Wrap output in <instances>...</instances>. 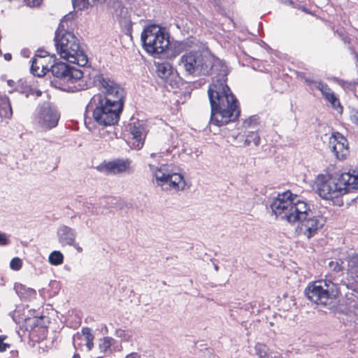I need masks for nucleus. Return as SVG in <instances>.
<instances>
[{"instance_id": "1", "label": "nucleus", "mask_w": 358, "mask_h": 358, "mask_svg": "<svg viewBox=\"0 0 358 358\" xmlns=\"http://www.w3.org/2000/svg\"><path fill=\"white\" fill-rule=\"evenodd\" d=\"M196 41V38L190 36L176 42V48L179 52L185 51L180 57L178 65L187 76L214 75L208 90L211 109L209 125L222 127L235 122L241 110L238 99L227 84V66L208 49L189 50L194 47Z\"/></svg>"}, {"instance_id": "2", "label": "nucleus", "mask_w": 358, "mask_h": 358, "mask_svg": "<svg viewBox=\"0 0 358 358\" xmlns=\"http://www.w3.org/2000/svg\"><path fill=\"white\" fill-rule=\"evenodd\" d=\"M311 206H313L290 190L278 193L269 203V208L276 217L291 224L300 222L301 230L308 239L313 237L326 222L322 215L312 210Z\"/></svg>"}, {"instance_id": "3", "label": "nucleus", "mask_w": 358, "mask_h": 358, "mask_svg": "<svg viewBox=\"0 0 358 358\" xmlns=\"http://www.w3.org/2000/svg\"><path fill=\"white\" fill-rule=\"evenodd\" d=\"M319 196L327 200L338 198L355 189H358V171L352 170L339 175H322L316 182Z\"/></svg>"}, {"instance_id": "4", "label": "nucleus", "mask_w": 358, "mask_h": 358, "mask_svg": "<svg viewBox=\"0 0 358 358\" xmlns=\"http://www.w3.org/2000/svg\"><path fill=\"white\" fill-rule=\"evenodd\" d=\"M124 106L105 97H92L85 107V115L92 114L94 120L100 126H113L118 123Z\"/></svg>"}, {"instance_id": "5", "label": "nucleus", "mask_w": 358, "mask_h": 358, "mask_svg": "<svg viewBox=\"0 0 358 358\" xmlns=\"http://www.w3.org/2000/svg\"><path fill=\"white\" fill-rule=\"evenodd\" d=\"M54 41L56 50L62 58L80 66L88 63V57L80 41L73 32L55 31Z\"/></svg>"}, {"instance_id": "6", "label": "nucleus", "mask_w": 358, "mask_h": 358, "mask_svg": "<svg viewBox=\"0 0 358 358\" xmlns=\"http://www.w3.org/2000/svg\"><path fill=\"white\" fill-rule=\"evenodd\" d=\"M304 292L310 301L331 310L337 304L339 289L336 284L324 280L309 284Z\"/></svg>"}, {"instance_id": "7", "label": "nucleus", "mask_w": 358, "mask_h": 358, "mask_svg": "<svg viewBox=\"0 0 358 358\" xmlns=\"http://www.w3.org/2000/svg\"><path fill=\"white\" fill-rule=\"evenodd\" d=\"M169 38V34L165 28L155 24L145 26L141 35L144 50L152 56L165 52L170 45Z\"/></svg>"}, {"instance_id": "8", "label": "nucleus", "mask_w": 358, "mask_h": 358, "mask_svg": "<svg viewBox=\"0 0 358 358\" xmlns=\"http://www.w3.org/2000/svg\"><path fill=\"white\" fill-rule=\"evenodd\" d=\"M50 71L55 77V79L50 81L51 84L62 91L74 93L81 91L84 87L80 84H74V76L77 78L80 72L76 67L65 62H59L52 65Z\"/></svg>"}, {"instance_id": "9", "label": "nucleus", "mask_w": 358, "mask_h": 358, "mask_svg": "<svg viewBox=\"0 0 358 358\" xmlns=\"http://www.w3.org/2000/svg\"><path fill=\"white\" fill-rule=\"evenodd\" d=\"M94 82L97 83L96 87L99 90L100 93L94 94L92 96L93 98L97 99V97L101 96L102 98L105 97V100L108 99L116 103L122 102L124 105L127 95L126 91L114 79L108 75L99 74L94 77Z\"/></svg>"}, {"instance_id": "10", "label": "nucleus", "mask_w": 358, "mask_h": 358, "mask_svg": "<svg viewBox=\"0 0 358 358\" xmlns=\"http://www.w3.org/2000/svg\"><path fill=\"white\" fill-rule=\"evenodd\" d=\"M154 176L157 185L164 189L182 190L186 185L184 176L180 173L177 172L173 167L169 169L166 165L161 166L156 169Z\"/></svg>"}, {"instance_id": "11", "label": "nucleus", "mask_w": 358, "mask_h": 358, "mask_svg": "<svg viewBox=\"0 0 358 358\" xmlns=\"http://www.w3.org/2000/svg\"><path fill=\"white\" fill-rule=\"evenodd\" d=\"M59 117V112L50 103L45 102L39 106L38 122L43 129L49 130L55 128L58 124Z\"/></svg>"}, {"instance_id": "12", "label": "nucleus", "mask_w": 358, "mask_h": 358, "mask_svg": "<svg viewBox=\"0 0 358 358\" xmlns=\"http://www.w3.org/2000/svg\"><path fill=\"white\" fill-rule=\"evenodd\" d=\"M156 73L160 80L159 83L164 85L165 87H171V89H174L178 87L179 80L177 71H174L169 62L157 64Z\"/></svg>"}, {"instance_id": "13", "label": "nucleus", "mask_w": 358, "mask_h": 358, "mask_svg": "<svg viewBox=\"0 0 358 358\" xmlns=\"http://www.w3.org/2000/svg\"><path fill=\"white\" fill-rule=\"evenodd\" d=\"M329 147L335 157L340 160L345 159L349 153L347 138L338 131L333 132L329 137Z\"/></svg>"}, {"instance_id": "14", "label": "nucleus", "mask_w": 358, "mask_h": 358, "mask_svg": "<svg viewBox=\"0 0 358 358\" xmlns=\"http://www.w3.org/2000/svg\"><path fill=\"white\" fill-rule=\"evenodd\" d=\"M129 133L132 136L131 148L141 150L145 143L147 135V126L143 122L137 120L129 124Z\"/></svg>"}, {"instance_id": "15", "label": "nucleus", "mask_w": 358, "mask_h": 358, "mask_svg": "<svg viewBox=\"0 0 358 358\" xmlns=\"http://www.w3.org/2000/svg\"><path fill=\"white\" fill-rule=\"evenodd\" d=\"M87 64L82 66L83 68V70L77 69V71L80 72V76L78 75V78H75L74 80V84H80L81 85H84L81 90H87L92 85L96 86L97 83L94 82V77L96 75L101 74L96 70L92 69L91 66H87Z\"/></svg>"}, {"instance_id": "16", "label": "nucleus", "mask_w": 358, "mask_h": 358, "mask_svg": "<svg viewBox=\"0 0 358 358\" xmlns=\"http://www.w3.org/2000/svg\"><path fill=\"white\" fill-rule=\"evenodd\" d=\"M76 236V230L65 224H60L57 229L58 241L62 246L73 245Z\"/></svg>"}, {"instance_id": "17", "label": "nucleus", "mask_w": 358, "mask_h": 358, "mask_svg": "<svg viewBox=\"0 0 358 358\" xmlns=\"http://www.w3.org/2000/svg\"><path fill=\"white\" fill-rule=\"evenodd\" d=\"M348 270L350 273H348L346 278L343 279L339 285H337L338 289H339V294L345 290V289L352 290V293L355 294L358 292V273L352 271L348 267Z\"/></svg>"}, {"instance_id": "18", "label": "nucleus", "mask_w": 358, "mask_h": 358, "mask_svg": "<svg viewBox=\"0 0 358 358\" xmlns=\"http://www.w3.org/2000/svg\"><path fill=\"white\" fill-rule=\"evenodd\" d=\"M129 166L128 160L117 159L113 162H109L106 164L104 166H99L97 169L101 171L105 169L106 173H120L125 171Z\"/></svg>"}, {"instance_id": "19", "label": "nucleus", "mask_w": 358, "mask_h": 358, "mask_svg": "<svg viewBox=\"0 0 358 358\" xmlns=\"http://www.w3.org/2000/svg\"><path fill=\"white\" fill-rule=\"evenodd\" d=\"M9 315L16 324H20L22 322H25L27 324H30L31 329L34 326H36V321L38 320V318L31 319L29 316H26L24 309L21 307H17L15 310L9 313Z\"/></svg>"}, {"instance_id": "20", "label": "nucleus", "mask_w": 358, "mask_h": 358, "mask_svg": "<svg viewBox=\"0 0 358 358\" xmlns=\"http://www.w3.org/2000/svg\"><path fill=\"white\" fill-rule=\"evenodd\" d=\"M14 289L18 296L22 300L30 299L36 295V291L31 288H27L20 283H15Z\"/></svg>"}, {"instance_id": "21", "label": "nucleus", "mask_w": 358, "mask_h": 358, "mask_svg": "<svg viewBox=\"0 0 358 358\" xmlns=\"http://www.w3.org/2000/svg\"><path fill=\"white\" fill-rule=\"evenodd\" d=\"M12 115L13 110L9 99L0 94V117L10 118Z\"/></svg>"}, {"instance_id": "22", "label": "nucleus", "mask_w": 358, "mask_h": 358, "mask_svg": "<svg viewBox=\"0 0 358 358\" xmlns=\"http://www.w3.org/2000/svg\"><path fill=\"white\" fill-rule=\"evenodd\" d=\"M76 17V13L74 12H70L63 17L61 20L59 27L56 31L59 32H65L69 31V27L73 24V19Z\"/></svg>"}, {"instance_id": "23", "label": "nucleus", "mask_w": 358, "mask_h": 358, "mask_svg": "<svg viewBox=\"0 0 358 358\" xmlns=\"http://www.w3.org/2000/svg\"><path fill=\"white\" fill-rule=\"evenodd\" d=\"M99 204L105 208H122L120 199L113 196H105L101 199Z\"/></svg>"}, {"instance_id": "24", "label": "nucleus", "mask_w": 358, "mask_h": 358, "mask_svg": "<svg viewBox=\"0 0 358 358\" xmlns=\"http://www.w3.org/2000/svg\"><path fill=\"white\" fill-rule=\"evenodd\" d=\"M349 310L352 312L355 315H358V292L357 294L354 293H345Z\"/></svg>"}, {"instance_id": "25", "label": "nucleus", "mask_w": 358, "mask_h": 358, "mask_svg": "<svg viewBox=\"0 0 358 358\" xmlns=\"http://www.w3.org/2000/svg\"><path fill=\"white\" fill-rule=\"evenodd\" d=\"M64 258V255L60 251L54 250L50 254L48 261L52 265L59 266L63 264Z\"/></svg>"}, {"instance_id": "26", "label": "nucleus", "mask_w": 358, "mask_h": 358, "mask_svg": "<svg viewBox=\"0 0 358 358\" xmlns=\"http://www.w3.org/2000/svg\"><path fill=\"white\" fill-rule=\"evenodd\" d=\"M252 143H253L256 146H258L260 144V137L255 131H248L244 141V144L245 145H250Z\"/></svg>"}, {"instance_id": "27", "label": "nucleus", "mask_w": 358, "mask_h": 358, "mask_svg": "<svg viewBox=\"0 0 358 358\" xmlns=\"http://www.w3.org/2000/svg\"><path fill=\"white\" fill-rule=\"evenodd\" d=\"M31 64L30 67V72L32 73L34 76L37 77H41L45 74V71H49L48 69L45 68L43 65V68L39 72V66H37V59L36 57H33L31 60Z\"/></svg>"}, {"instance_id": "28", "label": "nucleus", "mask_w": 358, "mask_h": 358, "mask_svg": "<svg viewBox=\"0 0 358 358\" xmlns=\"http://www.w3.org/2000/svg\"><path fill=\"white\" fill-rule=\"evenodd\" d=\"M325 99L331 103L332 108L341 113L343 111V106H341L338 98L336 96L334 92L327 94Z\"/></svg>"}, {"instance_id": "29", "label": "nucleus", "mask_w": 358, "mask_h": 358, "mask_svg": "<svg viewBox=\"0 0 358 358\" xmlns=\"http://www.w3.org/2000/svg\"><path fill=\"white\" fill-rule=\"evenodd\" d=\"M82 333L85 336V339L86 341V346L88 348V350H91L94 347V335L91 333V329L89 327H84L82 329Z\"/></svg>"}, {"instance_id": "30", "label": "nucleus", "mask_w": 358, "mask_h": 358, "mask_svg": "<svg viewBox=\"0 0 358 358\" xmlns=\"http://www.w3.org/2000/svg\"><path fill=\"white\" fill-rule=\"evenodd\" d=\"M113 341V338L111 337H104L103 339H101L99 343V348L100 351L102 352H106L107 350H108L112 345Z\"/></svg>"}, {"instance_id": "31", "label": "nucleus", "mask_w": 358, "mask_h": 358, "mask_svg": "<svg viewBox=\"0 0 358 358\" xmlns=\"http://www.w3.org/2000/svg\"><path fill=\"white\" fill-rule=\"evenodd\" d=\"M82 206L85 214L97 215L99 213L98 208L92 203L83 201Z\"/></svg>"}, {"instance_id": "32", "label": "nucleus", "mask_w": 358, "mask_h": 358, "mask_svg": "<svg viewBox=\"0 0 358 358\" xmlns=\"http://www.w3.org/2000/svg\"><path fill=\"white\" fill-rule=\"evenodd\" d=\"M348 266L352 271L358 273V254H354L349 257Z\"/></svg>"}, {"instance_id": "33", "label": "nucleus", "mask_w": 358, "mask_h": 358, "mask_svg": "<svg viewBox=\"0 0 358 358\" xmlns=\"http://www.w3.org/2000/svg\"><path fill=\"white\" fill-rule=\"evenodd\" d=\"M317 89H318L322 94V95L326 97L327 94H331V89L327 83L322 82L321 80L317 81L314 85Z\"/></svg>"}, {"instance_id": "34", "label": "nucleus", "mask_w": 358, "mask_h": 358, "mask_svg": "<svg viewBox=\"0 0 358 358\" xmlns=\"http://www.w3.org/2000/svg\"><path fill=\"white\" fill-rule=\"evenodd\" d=\"M267 350L266 345L261 343L257 344L255 347V354L259 358H266L267 357Z\"/></svg>"}, {"instance_id": "35", "label": "nucleus", "mask_w": 358, "mask_h": 358, "mask_svg": "<svg viewBox=\"0 0 358 358\" xmlns=\"http://www.w3.org/2000/svg\"><path fill=\"white\" fill-rule=\"evenodd\" d=\"M115 335L124 341H129L131 337V334L128 331L122 329H116Z\"/></svg>"}, {"instance_id": "36", "label": "nucleus", "mask_w": 358, "mask_h": 358, "mask_svg": "<svg viewBox=\"0 0 358 358\" xmlns=\"http://www.w3.org/2000/svg\"><path fill=\"white\" fill-rule=\"evenodd\" d=\"M22 93L25 95V96L27 98L31 95H35L36 97H39L42 94V92L39 90H34L31 87H25L23 91H22Z\"/></svg>"}, {"instance_id": "37", "label": "nucleus", "mask_w": 358, "mask_h": 358, "mask_svg": "<svg viewBox=\"0 0 358 358\" xmlns=\"http://www.w3.org/2000/svg\"><path fill=\"white\" fill-rule=\"evenodd\" d=\"M22 266V261L19 257H14L10 262V268L14 271H19Z\"/></svg>"}, {"instance_id": "38", "label": "nucleus", "mask_w": 358, "mask_h": 358, "mask_svg": "<svg viewBox=\"0 0 358 358\" xmlns=\"http://www.w3.org/2000/svg\"><path fill=\"white\" fill-rule=\"evenodd\" d=\"M259 119L257 115H252L243 122V124L245 127H254L257 124Z\"/></svg>"}, {"instance_id": "39", "label": "nucleus", "mask_w": 358, "mask_h": 358, "mask_svg": "<svg viewBox=\"0 0 358 358\" xmlns=\"http://www.w3.org/2000/svg\"><path fill=\"white\" fill-rule=\"evenodd\" d=\"M299 76L304 80L305 83L309 86H314L317 81L313 80L310 77L307 76L306 73H300Z\"/></svg>"}, {"instance_id": "40", "label": "nucleus", "mask_w": 358, "mask_h": 358, "mask_svg": "<svg viewBox=\"0 0 358 358\" xmlns=\"http://www.w3.org/2000/svg\"><path fill=\"white\" fill-rule=\"evenodd\" d=\"M6 338L5 336H0V352H1L6 351L10 347V344L4 342Z\"/></svg>"}, {"instance_id": "41", "label": "nucleus", "mask_w": 358, "mask_h": 358, "mask_svg": "<svg viewBox=\"0 0 358 358\" xmlns=\"http://www.w3.org/2000/svg\"><path fill=\"white\" fill-rule=\"evenodd\" d=\"M10 241L8 238L7 235L5 233L0 232V245H8Z\"/></svg>"}, {"instance_id": "42", "label": "nucleus", "mask_w": 358, "mask_h": 358, "mask_svg": "<svg viewBox=\"0 0 358 358\" xmlns=\"http://www.w3.org/2000/svg\"><path fill=\"white\" fill-rule=\"evenodd\" d=\"M24 1L29 7H36L41 3L42 0H24Z\"/></svg>"}, {"instance_id": "43", "label": "nucleus", "mask_w": 358, "mask_h": 358, "mask_svg": "<svg viewBox=\"0 0 358 358\" xmlns=\"http://www.w3.org/2000/svg\"><path fill=\"white\" fill-rule=\"evenodd\" d=\"M350 120L352 123L358 124V110H353L350 113Z\"/></svg>"}, {"instance_id": "44", "label": "nucleus", "mask_w": 358, "mask_h": 358, "mask_svg": "<svg viewBox=\"0 0 358 358\" xmlns=\"http://www.w3.org/2000/svg\"><path fill=\"white\" fill-rule=\"evenodd\" d=\"M48 55V53L47 51L45 50H38L37 51V54L35 55L34 57H40V58H43V57H45L46 56Z\"/></svg>"}, {"instance_id": "45", "label": "nucleus", "mask_w": 358, "mask_h": 358, "mask_svg": "<svg viewBox=\"0 0 358 358\" xmlns=\"http://www.w3.org/2000/svg\"><path fill=\"white\" fill-rule=\"evenodd\" d=\"M125 358H141V356L138 352H131L127 355Z\"/></svg>"}, {"instance_id": "46", "label": "nucleus", "mask_w": 358, "mask_h": 358, "mask_svg": "<svg viewBox=\"0 0 358 358\" xmlns=\"http://www.w3.org/2000/svg\"><path fill=\"white\" fill-rule=\"evenodd\" d=\"M21 55L24 57H28L29 56V50L28 49H22Z\"/></svg>"}, {"instance_id": "47", "label": "nucleus", "mask_w": 358, "mask_h": 358, "mask_svg": "<svg viewBox=\"0 0 358 358\" xmlns=\"http://www.w3.org/2000/svg\"><path fill=\"white\" fill-rule=\"evenodd\" d=\"M69 246H73L76 248L78 252H82L83 249L75 241L73 245H69Z\"/></svg>"}, {"instance_id": "48", "label": "nucleus", "mask_w": 358, "mask_h": 358, "mask_svg": "<svg viewBox=\"0 0 358 358\" xmlns=\"http://www.w3.org/2000/svg\"><path fill=\"white\" fill-rule=\"evenodd\" d=\"M50 286L52 287H55V289H58L59 288V282L56 280H54V281H51L50 282Z\"/></svg>"}, {"instance_id": "49", "label": "nucleus", "mask_w": 358, "mask_h": 358, "mask_svg": "<svg viewBox=\"0 0 358 358\" xmlns=\"http://www.w3.org/2000/svg\"><path fill=\"white\" fill-rule=\"evenodd\" d=\"M79 1L80 0H72V4H73V6L74 8H79V9L81 10L82 8L79 7L80 6V5L78 3Z\"/></svg>"}, {"instance_id": "50", "label": "nucleus", "mask_w": 358, "mask_h": 358, "mask_svg": "<svg viewBox=\"0 0 358 358\" xmlns=\"http://www.w3.org/2000/svg\"><path fill=\"white\" fill-rule=\"evenodd\" d=\"M4 59L6 60V61H10L12 59V55L10 53H6L4 55Z\"/></svg>"}, {"instance_id": "51", "label": "nucleus", "mask_w": 358, "mask_h": 358, "mask_svg": "<svg viewBox=\"0 0 358 358\" xmlns=\"http://www.w3.org/2000/svg\"><path fill=\"white\" fill-rule=\"evenodd\" d=\"M334 269L337 272L340 271L341 270V266L338 263H336V266Z\"/></svg>"}, {"instance_id": "52", "label": "nucleus", "mask_w": 358, "mask_h": 358, "mask_svg": "<svg viewBox=\"0 0 358 358\" xmlns=\"http://www.w3.org/2000/svg\"><path fill=\"white\" fill-rule=\"evenodd\" d=\"M72 358H80L79 354L75 353Z\"/></svg>"}, {"instance_id": "53", "label": "nucleus", "mask_w": 358, "mask_h": 358, "mask_svg": "<svg viewBox=\"0 0 358 358\" xmlns=\"http://www.w3.org/2000/svg\"><path fill=\"white\" fill-rule=\"evenodd\" d=\"M214 268H215V270L216 271H218V269H219V266H218V265H217V264H214Z\"/></svg>"}, {"instance_id": "54", "label": "nucleus", "mask_w": 358, "mask_h": 358, "mask_svg": "<svg viewBox=\"0 0 358 358\" xmlns=\"http://www.w3.org/2000/svg\"><path fill=\"white\" fill-rule=\"evenodd\" d=\"M289 4L293 6L294 4V1L292 0H289Z\"/></svg>"}, {"instance_id": "55", "label": "nucleus", "mask_w": 358, "mask_h": 358, "mask_svg": "<svg viewBox=\"0 0 358 358\" xmlns=\"http://www.w3.org/2000/svg\"><path fill=\"white\" fill-rule=\"evenodd\" d=\"M155 155H156V154H155V153H151V154H150V157H155Z\"/></svg>"}, {"instance_id": "56", "label": "nucleus", "mask_w": 358, "mask_h": 358, "mask_svg": "<svg viewBox=\"0 0 358 358\" xmlns=\"http://www.w3.org/2000/svg\"><path fill=\"white\" fill-rule=\"evenodd\" d=\"M303 10L305 11L306 13H308V10L306 8H303Z\"/></svg>"}, {"instance_id": "57", "label": "nucleus", "mask_w": 358, "mask_h": 358, "mask_svg": "<svg viewBox=\"0 0 358 358\" xmlns=\"http://www.w3.org/2000/svg\"><path fill=\"white\" fill-rule=\"evenodd\" d=\"M334 264V263L333 262H331L329 263V265H330V266H332Z\"/></svg>"}, {"instance_id": "58", "label": "nucleus", "mask_w": 358, "mask_h": 358, "mask_svg": "<svg viewBox=\"0 0 358 358\" xmlns=\"http://www.w3.org/2000/svg\"><path fill=\"white\" fill-rule=\"evenodd\" d=\"M11 82H13V81H12V80H9V81H8V84H9V85H11Z\"/></svg>"}, {"instance_id": "59", "label": "nucleus", "mask_w": 358, "mask_h": 358, "mask_svg": "<svg viewBox=\"0 0 358 358\" xmlns=\"http://www.w3.org/2000/svg\"><path fill=\"white\" fill-rule=\"evenodd\" d=\"M150 169H152V167H154V166H152V165H150Z\"/></svg>"}, {"instance_id": "60", "label": "nucleus", "mask_w": 358, "mask_h": 358, "mask_svg": "<svg viewBox=\"0 0 358 358\" xmlns=\"http://www.w3.org/2000/svg\"><path fill=\"white\" fill-rule=\"evenodd\" d=\"M98 358H103V357H98Z\"/></svg>"}]
</instances>
